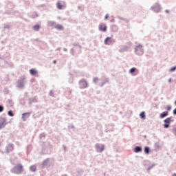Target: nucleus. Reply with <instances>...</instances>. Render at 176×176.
Returning <instances> with one entry per match:
<instances>
[{
  "label": "nucleus",
  "instance_id": "obj_3",
  "mask_svg": "<svg viewBox=\"0 0 176 176\" xmlns=\"http://www.w3.org/2000/svg\"><path fill=\"white\" fill-rule=\"evenodd\" d=\"M6 126V120L5 118L0 119V129H2Z\"/></svg>",
  "mask_w": 176,
  "mask_h": 176
},
{
  "label": "nucleus",
  "instance_id": "obj_32",
  "mask_svg": "<svg viewBox=\"0 0 176 176\" xmlns=\"http://www.w3.org/2000/svg\"><path fill=\"white\" fill-rule=\"evenodd\" d=\"M166 12L168 13V10H166Z\"/></svg>",
  "mask_w": 176,
  "mask_h": 176
},
{
  "label": "nucleus",
  "instance_id": "obj_27",
  "mask_svg": "<svg viewBox=\"0 0 176 176\" xmlns=\"http://www.w3.org/2000/svg\"><path fill=\"white\" fill-rule=\"evenodd\" d=\"M109 17V14H106L105 18H104L105 20L108 19Z\"/></svg>",
  "mask_w": 176,
  "mask_h": 176
},
{
  "label": "nucleus",
  "instance_id": "obj_17",
  "mask_svg": "<svg viewBox=\"0 0 176 176\" xmlns=\"http://www.w3.org/2000/svg\"><path fill=\"white\" fill-rule=\"evenodd\" d=\"M30 171H33V172L36 171V166H30Z\"/></svg>",
  "mask_w": 176,
  "mask_h": 176
},
{
  "label": "nucleus",
  "instance_id": "obj_1",
  "mask_svg": "<svg viewBox=\"0 0 176 176\" xmlns=\"http://www.w3.org/2000/svg\"><path fill=\"white\" fill-rule=\"evenodd\" d=\"M12 173L14 174H21V173H23V166L21 164H18L16 166H15L12 169Z\"/></svg>",
  "mask_w": 176,
  "mask_h": 176
},
{
  "label": "nucleus",
  "instance_id": "obj_11",
  "mask_svg": "<svg viewBox=\"0 0 176 176\" xmlns=\"http://www.w3.org/2000/svg\"><path fill=\"white\" fill-rule=\"evenodd\" d=\"M142 151V148L140 146H136L134 148V152H135L136 153H138V152H141Z\"/></svg>",
  "mask_w": 176,
  "mask_h": 176
},
{
  "label": "nucleus",
  "instance_id": "obj_21",
  "mask_svg": "<svg viewBox=\"0 0 176 176\" xmlns=\"http://www.w3.org/2000/svg\"><path fill=\"white\" fill-rule=\"evenodd\" d=\"M8 115H9V116H14V114H13V111H8Z\"/></svg>",
  "mask_w": 176,
  "mask_h": 176
},
{
  "label": "nucleus",
  "instance_id": "obj_29",
  "mask_svg": "<svg viewBox=\"0 0 176 176\" xmlns=\"http://www.w3.org/2000/svg\"><path fill=\"white\" fill-rule=\"evenodd\" d=\"M173 115H176V108L173 110Z\"/></svg>",
  "mask_w": 176,
  "mask_h": 176
},
{
  "label": "nucleus",
  "instance_id": "obj_19",
  "mask_svg": "<svg viewBox=\"0 0 176 176\" xmlns=\"http://www.w3.org/2000/svg\"><path fill=\"white\" fill-rule=\"evenodd\" d=\"M140 118H142V119H145V112L142 111L140 114Z\"/></svg>",
  "mask_w": 176,
  "mask_h": 176
},
{
  "label": "nucleus",
  "instance_id": "obj_30",
  "mask_svg": "<svg viewBox=\"0 0 176 176\" xmlns=\"http://www.w3.org/2000/svg\"><path fill=\"white\" fill-rule=\"evenodd\" d=\"M53 63H54V64H56V63H57V60H54L53 61Z\"/></svg>",
  "mask_w": 176,
  "mask_h": 176
},
{
  "label": "nucleus",
  "instance_id": "obj_10",
  "mask_svg": "<svg viewBox=\"0 0 176 176\" xmlns=\"http://www.w3.org/2000/svg\"><path fill=\"white\" fill-rule=\"evenodd\" d=\"M30 74L31 75H36V74H38V72L35 69H31L30 70Z\"/></svg>",
  "mask_w": 176,
  "mask_h": 176
},
{
  "label": "nucleus",
  "instance_id": "obj_26",
  "mask_svg": "<svg viewBox=\"0 0 176 176\" xmlns=\"http://www.w3.org/2000/svg\"><path fill=\"white\" fill-rule=\"evenodd\" d=\"M167 111H171V106L167 107Z\"/></svg>",
  "mask_w": 176,
  "mask_h": 176
},
{
  "label": "nucleus",
  "instance_id": "obj_4",
  "mask_svg": "<svg viewBox=\"0 0 176 176\" xmlns=\"http://www.w3.org/2000/svg\"><path fill=\"white\" fill-rule=\"evenodd\" d=\"M80 85L82 89L87 87V82H86L85 80H81L80 81Z\"/></svg>",
  "mask_w": 176,
  "mask_h": 176
},
{
  "label": "nucleus",
  "instance_id": "obj_15",
  "mask_svg": "<svg viewBox=\"0 0 176 176\" xmlns=\"http://www.w3.org/2000/svg\"><path fill=\"white\" fill-rule=\"evenodd\" d=\"M164 122L165 123H168V124L171 123V118H168L165 119Z\"/></svg>",
  "mask_w": 176,
  "mask_h": 176
},
{
  "label": "nucleus",
  "instance_id": "obj_23",
  "mask_svg": "<svg viewBox=\"0 0 176 176\" xmlns=\"http://www.w3.org/2000/svg\"><path fill=\"white\" fill-rule=\"evenodd\" d=\"M94 82L95 83H97V82H98V78H94Z\"/></svg>",
  "mask_w": 176,
  "mask_h": 176
},
{
  "label": "nucleus",
  "instance_id": "obj_9",
  "mask_svg": "<svg viewBox=\"0 0 176 176\" xmlns=\"http://www.w3.org/2000/svg\"><path fill=\"white\" fill-rule=\"evenodd\" d=\"M168 116V111H164L163 113H162L160 116L161 119H163V118H166V116Z\"/></svg>",
  "mask_w": 176,
  "mask_h": 176
},
{
  "label": "nucleus",
  "instance_id": "obj_28",
  "mask_svg": "<svg viewBox=\"0 0 176 176\" xmlns=\"http://www.w3.org/2000/svg\"><path fill=\"white\" fill-rule=\"evenodd\" d=\"M175 69H176V67H172V68L170 69V71H171V72L175 71Z\"/></svg>",
  "mask_w": 176,
  "mask_h": 176
},
{
  "label": "nucleus",
  "instance_id": "obj_33",
  "mask_svg": "<svg viewBox=\"0 0 176 176\" xmlns=\"http://www.w3.org/2000/svg\"><path fill=\"white\" fill-rule=\"evenodd\" d=\"M175 105H176V100H175Z\"/></svg>",
  "mask_w": 176,
  "mask_h": 176
},
{
  "label": "nucleus",
  "instance_id": "obj_25",
  "mask_svg": "<svg viewBox=\"0 0 176 176\" xmlns=\"http://www.w3.org/2000/svg\"><path fill=\"white\" fill-rule=\"evenodd\" d=\"M173 134H175L176 135V128H174L173 129Z\"/></svg>",
  "mask_w": 176,
  "mask_h": 176
},
{
  "label": "nucleus",
  "instance_id": "obj_12",
  "mask_svg": "<svg viewBox=\"0 0 176 176\" xmlns=\"http://www.w3.org/2000/svg\"><path fill=\"white\" fill-rule=\"evenodd\" d=\"M97 149L99 152H102V151L104 149V146H98Z\"/></svg>",
  "mask_w": 176,
  "mask_h": 176
},
{
  "label": "nucleus",
  "instance_id": "obj_7",
  "mask_svg": "<svg viewBox=\"0 0 176 176\" xmlns=\"http://www.w3.org/2000/svg\"><path fill=\"white\" fill-rule=\"evenodd\" d=\"M13 149H14L13 144H9L6 148L7 153L12 152L13 151Z\"/></svg>",
  "mask_w": 176,
  "mask_h": 176
},
{
  "label": "nucleus",
  "instance_id": "obj_14",
  "mask_svg": "<svg viewBox=\"0 0 176 176\" xmlns=\"http://www.w3.org/2000/svg\"><path fill=\"white\" fill-rule=\"evenodd\" d=\"M34 31H39V29L41 28V26L39 25H36L33 27Z\"/></svg>",
  "mask_w": 176,
  "mask_h": 176
},
{
  "label": "nucleus",
  "instance_id": "obj_22",
  "mask_svg": "<svg viewBox=\"0 0 176 176\" xmlns=\"http://www.w3.org/2000/svg\"><path fill=\"white\" fill-rule=\"evenodd\" d=\"M164 129H168V127H170V125L168 124H164Z\"/></svg>",
  "mask_w": 176,
  "mask_h": 176
},
{
  "label": "nucleus",
  "instance_id": "obj_8",
  "mask_svg": "<svg viewBox=\"0 0 176 176\" xmlns=\"http://www.w3.org/2000/svg\"><path fill=\"white\" fill-rule=\"evenodd\" d=\"M17 86L19 88L24 87V80H19Z\"/></svg>",
  "mask_w": 176,
  "mask_h": 176
},
{
  "label": "nucleus",
  "instance_id": "obj_20",
  "mask_svg": "<svg viewBox=\"0 0 176 176\" xmlns=\"http://www.w3.org/2000/svg\"><path fill=\"white\" fill-rule=\"evenodd\" d=\"M144 152L148 155V153H149V147H144Z\"/></svg>",
  "mask_w": 176,
  "mask_h": 176
},
{
  "label": "nucleus",
  "instance_id": "obj_31",
  "mask_svg": "<svg viewBox=\"0 0 176 176\" xmlns=\"http://www.w3.org/2000/svg\"><path fill=\"white\" fill-rule=\"evenodd\" d=\"M173 176H176V173H174V174L173 175Z\"/></svg>",
  "mask_w": 176,
  "mask_h": 176
},
{
  "label": "nucleus",
  "instance_id": "obj_16",
  "mask_svg": "<svg viewBox=\"0 0 176 176\" xmlns=\"http://www.w3.org/2000/svg\"><path fill=\"white\" fill-rule=\"evenodd\" d=\"M55 28H56V30H63L64 28L61 25H56Z\"/></svg>",
  "mask_w": 176,
  "mask_h": 176
},
{
  "label": "nucleus",
  "instance_id": "obj_18",
  "mask_svg": "<svg viewBox=\"0 0 176 176\" xmlns=\"http://www.w3.org/2000/svg\"><path fill=\"white\" fill-rule=\"evenodd\" d=\"M135 71H137V69L135 67H133L129 70V72H130V74H134V72H135Z\"/></svg>",
  "mask_w": 176,
  "mask_h": 176
},
{
  "label": "nucleus",
  "instance_id": "obj_24",
  "mask_svg": "<svg viewBox=\"0 0 176 176\" xmlns=\"http://www.w3.org/2000/svg\"><path fill=\"white\" fill-rule=\"evenodd\" d=\"M3 106L0 105V112H3Z\"/></svg>",
  "mask_w": 176,
  "mask_h": 176
},
{
  "label": "nucleus",
  "instance_id": "obj_6",
  "mask_svg": "<svg viewBox=\"0 0 176 176\" xmlns=\"http://www.w3.org/2000/svg\"><path fill=\"white\" fill-rule=\"evenodd\" d=\"M112 43V38L107 37L104 39V45H111Z\"/></svg>",
  "mask_w": 176,
  "mask_h": 176
},
{
  "label": "nucleus",
  "instance_id": "obj_2",
  "mask_svg": "<svg viewBox=\"0 0 176 176\" xmlns=\"http://www.w3.org/2000/svg\"><path fill=\"white\" fill-rule=\"evenodd\" d=\"M98 28L99 31H102L103 32H105V31H107V25H105V24L104 23H100Z\"/></svg>",
  "mask_w": 176,
  "mask_h": 176
},
{
  "label": "nucleus",
  "instance_id": "obj_5",
  "mask_svg": "<svg viewBox=\"0 0 176 176\" xmlns=\"http://www.w3.org/2000/svg\"><path fill=\"white\" fill-rule=\"evenodd\" d=\"M30 115H31V113H24L22 114V119L23 120L25 121L28 118H30Z\"/></svg>",
  "mask_w": 176,
  "mask_h": 176
},
{
  "label": "nucleus",
  "instance_id": "obj_13",
  "mask_svg": "<svg viewBox=\"0 0 176 176\" xmlns=\"http://www.w3.org/2000/svg\"><path fill=\"white\" fill-rule=\"evenodd\" d=\"M56 6H57L58 9L61 10V9H63V8L64 6H63V4H62L61 3L58 2V3H56Z\"/></svg>",
  "mask_w": 176,
  "mask_h": 176
}]
</instances>
